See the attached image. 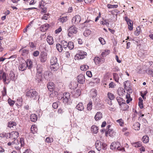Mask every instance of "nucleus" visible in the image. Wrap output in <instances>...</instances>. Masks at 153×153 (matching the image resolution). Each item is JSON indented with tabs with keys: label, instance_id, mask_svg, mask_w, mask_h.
I'll return each instance as SVG.
<instances>
[{
	"label": "nucleus",
	"instance_id": "f257e3e1",
	"mask_svg": "<svg viewBox=\"0 0 153 153\" xmlns=\"http://www.w3.org/2000/svg\"><path fill=\"white\" fill-rule=\"evenodd\" d=\"M24 139L23 138H21L18 140H14L13 141L9 142L8 143L7 145L10 146L13 145V146L17 150H19L21 147L25 145L24 141Z\"/></svg>",
	"mask_w": 153,
	"mask_h": 153
},
{
	"label": "nucleus",
	"instance_id": "f8f14e48",
	"mask_svg": "<svg viewBox=\"0 0 153 153\" xmlns=\"http://www.w3.org/2000/svg\"><path fill=\"white\" fill-rule=\"evenodd\" d=\"M70 97L69 93L68 92L65 93L63 95L62 97V99H63V102L65 103L67 102L70 98Z\"/></svg>",
	"mask_w": 153,
	"mask_h": 153
},
{
	"label": "nucleus",
	"instance_id": "774afa93",
	"mask_svg": "<svg viewBox=\"0 0 153 153\" xmlns=\"http://www.w3.org/2000/svg\"><path fill=\"white\" fill-rule=\"evenodd\" d=\"M122 105H123L126 108L123 109L124 111L126 110V109L128 108V106L126 103L125 102H124Z\"/></svg>",
	"mask_w": 153,
	"mask_h": 153
},
{
	"label": "nucleus",
	"instance_id": "de8ad7c7",
	"mask_svg": "<svg viewBox=\"0 0 153 153\" xmlns=\"http://www.w3.org/2000/svg\"><path fill=\"white\" fill-rule=\"evenodd\" d=\"M100 24L103 25H108L109 24V23L106 20H105L103 21H100Z\"/></svg>",
	"mask_w": 153,
	"mask_h": 153
},
{
	"label": "nucleus",
	"instance_id": "412c9836",
	"mask_svg": "<svg viewBox=\"0 0 153 153\" xmlns=\"http://www.w3.org/2000/svg\"><path fill=\"white\" fill-rule=\"evenodd\" d=\"M16 125V123L14 122H10L9 123L8 127L12 129L15 128Z\"/></svg>",
	"mask_w": 153,
	"mask_h": 153
},
{
	"label": "nucleus",
	"instance_id": "69168bd1",
	"mask_svg": "<svg viewBox=\"0 0 153 153\" xmlns=\"http://www.w3.org/2000/svg\"><path fill=\"white\" fill-rule=\"evenodd\" d=\"M147 73L151 75L152 77H153V70H149Z\"/></svg>",
	"mask_w": 153,
	"mask_h": 153
},
{
	"label": "nucleus",
	"instance_id": "f3484780",
	"mask_svg": "<svg viewBox=\"0 0 153 153\" xmlns=\"http://www.w3.org/2000/svg\"><path fill=\"white\" fill-rule=\"evenodd\" d=\"M54 83L52 82H50L48 83L47 87L50 91H53L54 87Z\"/></svg>",
	"mask_w": 153,
	"mask_h": 153
},
{
	"label": "nucleus",
	"instance_id": "603ef678",
	"mask_svg": "<svg viewBox=\"0 0 153 153\" xmlns=\"http://www.w3.org/2000/svg\"><path fill=\"white\" fill-rule=\"evenodd\" d=\"M129 83V81H125L123 83V86L125 89H126L127 87L128 86V85H129V83Z\"/></svg>",
	"mask_w": 153,
	"mask_h": 153
},
{
	"label": "nucleus",
	"instance_id": "a18cd8bd",
	"mask_svg": "<svg viewBox=\"0 0 153 153\" xmlns=\"http://www.w3.org/2000/svg\"><path fill=\"white\" fill-rule=\"evenodd\" d=\"M141 143L140 142H137L133 144V146L135 147H140L141 145Z\"/></svg>",
	"mask_w": 153,
	"mask_h": 153
},
{
	"label": "nucleus",
	"instance_id": "09e8293b",
	"mask_svg": "<svg viewBox=\"0 0 153 153\" xmlns=\"http://www.w3.org/2000/svg\"><path fill=\"white\" fill-rule=\"evenodd\" d=\"M37 129L35 126H32L31 128V130L33 133H34L35 132H36L37 131Z\"/></svg>",
	"mask_w": 153,
	"mask_h": 153
},
{
	"label": "nucleus",
	"instance_id": "c85d7f7f",
	"mask_svg": "<svg viewBox=\"0 0 153 153\" xmlns=\"http://www.w3.org/2000/svg\"><path fill=\"white\" fill-rule=\"evenodd\" d=\"M116 99L120 105H122L125 102V101L123 100V99L119 97H117Z\"/></svg>",
	"mask_w": 153,
	"mask_h": 153
},
{
	"label": "nucleus",
	"instance_id": "1a4fd4ad",
	"mask_svg": "<svg viewBox=\"0 0 153 153\" xmlns=\"http://www.w3.org/2000/svg\"><path fill=\"white\" fill-rule=\"evenodd\" d=\"M94 62L96 65L103 63L105 62V59L103 57L100 58L99 57H96L94 59Z\"/></svg>",
	"mask_w": 153,
	"mask_h": 153
},
{
	"label": "nucleus",
	"instance_id": "20e7f679",
	"mask_svg": "<svg viewBox=\"0 0 153 153\" xmlns=\"http://www.w3.org/2000/svg\"><path fill=\"white\" fill-rule=\"evenodd\" d=\"M27 97L32 99L36 100L39 97L38 93L34 90H30L27 92Z\"/></svg>",
	"mask_w": 153,
	"mask_h": 153
},
{
	"label": "nucleus",
	"instance_id": "c9c22d12",
	"mask_svg": "<svg viewBox=\"0 0 153 153\" xmlns=\"http://www.w3.org/2000/svg\"><path fill=\"white\" fill-rule=\"evenodd\" d=\"M8 133H6L3 132L0 134V137L2 138L5 137L7 139L8 138Z\"/></svg>",
	"mask_w": 153,
	"mask_h": 153
},
{
	"label": "nucleus",
	"instance_id": "2eb2a0df",
	"mask_svg": "<svg viewBox=\"0 0 153 153\" xmlns=\"http://www.w3.org/2000/svg\"><path fill=\"white\" fill-rule=\"evenodd\" d=\"M6 75L2 70H0V79H3L4 82L6 81Z\"/></svg>",
	"mask_w": 153,
	"mask_h": 153
},
{
	"label": "nucleus",
	"instance_id": "37998d69",
	"mask_svg": "<svg viewBox=\"0 0 153 153\" xmlns=\"http://www.w3.org/2000/svg\"><path fill=\"white\" fill-rule=\"evenodd\" d=\"M8 102L10 106H13L15 103L14 100H12L10 99L9 98L8 100Z\"/></svg>",
	"mask_w": 153,
	"mask_h": 153
},
{
	"label": "nucleus",
	"instance_id": "bf43d9fd",
	"mask_svg": "<svg viewBox=\"0 0 153 153\" xmlns=\"http://www.w3.org/2000/svg\"><path fill=\"white\" fill-rule=\"evenodd\" d=\"M39 52L38 51H34L33 53V55L34 56H37L39 54Z\"/></svg>",
	"mask_w": 153,
	"mask_h": 153
},
{
	"label": "nucleus",
	"instance_id": "0e129e2a",
	"mask_svg": "<svg viewBox=\"0 0 153 153\" xmlns=\"http://www.w3.org/2000/svg\"><path fill=\"white\" fill-rule=\"evenodd\" d=\"M86 75L90 77H91L92 76V73L91 71H88L86 72Z\"/></svg>",
	"mask_w": 153,
	"mask_h": 153
},
{
	"label": "nucleus",
	"instance_id": "052dcab7",
	"mask_svg": "<svg viewBox=\"0 0 153 153\" xmlns=\"http://www.w3.org/2000/svg\"><path fill=\"white\" fill-rule=\"evenodd\" d=\"M62 30L61 27L60 26L58 29L56 30L55 31V33L56 34L62 31Z\"/></svg>",
	"mask_w": 153,
	"mask_h": 153
},
{
	"label": "nucleus",
	"instance_id": "7c9ffc66",
	"mask_svg": "<svg viewBox=\"0 0 153 153\" xmlns=\"http://www.w3.org/2000/svg\"><path fill=\"white\" fill-rule=\"evenodd\" d=\"M59 21L62 23L65 22L68 20L67 16L63 17L58 19Z\"/></svg>",
	"mask_w": 153,
	"mask_h": 153
},
{
	"label": "nucleus",
	"instance_id": "680f3d73",
	"mask_svg": "<svg viewBox=\"0 0 153 153\" xmlns=\"http://www.w3.org/2000/svg\"><path fill=\"white\" fill-rule=\"evenodd\" d=\"M58 106V105L56 102L53 103L52 105V107L54 109L57 108Z\"/></svg>",
	"mask_w": 153,
	"mask_h": 153
},
{
	"label": "nucleus",
	"instance_id": "a211bd4d",
	"mask_svg": "<svg viewBox=\"0 0 153 153\" xmlns=\"http://www.w3.org/2000/svg\"><path fill=\"white\" fill-rule=\"evenodd\" d=\"M76 108L79 111H82L84 109L83 104L82 102L79 103L76 107Z\"/></svg>",
	"mask_w": 153,
	"mask_h": 153
},
{
	"label": "nucleus",
	"instance_id": "7ed1b4c3",
	"mask_svg": "<svg viewBox=\"0 0 153 153\" xmlns=\"http://www.w3.org/2000/svg\"><path fill=\"white\" fill-rule=\"evenodd\" d=\"M120 146L121 144L119 142H113L111 143L110 145V148L113 150L116 149L122 152L124 151V148Z\"/></svg>",
	"mask_w": 153,
	"mask_h": 153
},
{
	"label": "nucleus",
	"instance_id": "dca6fc26",
	"mask_svg": "<svg viewBox=\"0 0 153 153\" xmlns=\"http://www.w3.org/2000/svg\"><path fill=\"white\" fill-rule=\"evenodd\" d=\"M102 113L100 112H97L94 118L96 121H98L100 120L102 118Z\"/></svg>",
	"mask_w": 153,
	"mask_h": 153
},
{
	"label": "nucleus",
	"instance_id": "13d9d810",
	"mask_svg": "<svg viewBox=\"0 0 153 153\" xmlns=\"http://www.w3.org/2000/svg\"><path fill=\"white\" fill-rule=\"evenodd\" d=\"M44 2L43 1H41L40 2H39V7L40 8H42V7L44 6Z\"/></svg>",
	"mask_w": 153,
	"mask_h": 153
},
{
	"label": "nucleus",
	"instance_id": "39448f33",
	"mask_svg": "<svg viewBox=\"0 0 153 153\" xmlns=\"http://www.w3.org/2000/svg\"><path fill=\"white\" fill-rule=\"evenodd\" d=\"M68 36L71 37L73 36V34H76L77 32V29L74 25L70 27L68 29Z\"/></svg>",
	"mask_w": 153,
	"mask_h": 153
},
{
	"label": "nucleus",
	"instance_id": "6e6d98bb",
	"mask_svg": "<svg viewBox=\"0 0 153 153\" xmlns=\"http://www.w3.org/2000/svg\"><path fill=\"white\" fill-rule=\"evenodd\" d=\"M42 10L41 11V13L42 14L45 13L47 11V8L46 7H43L41 8Z\"/></svg>",
	"mask_w": 153,
	"mask_h": 153
},
{
	"label": "nucleus",
	"instance_id": "bb28decb",
	"mask_svg": "<svg viewBox=\"0 0 153 153\" xmlns=\"http://www.w3.org/2000/svg\"><path fill=\"white\" fill-rule=\"evenodd\" d=\"M42 79V76L41 74H36V79L38 82H39L41 81Z\"/></svg>",
	"mask_w": 153,
	"mask_h": 153
},
{
	"label": "nucleus",
	"instance_id": "2f4dec72",
	"mask_svg": "<svg viewBox=\"0 0 153 153\" xmlns=\"http://www.w3.org/2000/svg\"><path fill=\"white\" fill-rule=\"evenodd\" d=\"M61 44L63 48H66L67 47H68V43H67V42L64 40L62 41L61 43Z\"/></svg>",
	"mask_w": 153,
	"mask_h": 153
},
{
	"label": "nucleus",
	"instance_id": "cd10ccee",
	"mask_svg": "<svg viewBox=\"0 0 153 153\" xmlns=\"http://www.w3.org/2000/svg\"><path fill=\"white\" fill-rule=\"evenodd\" d=\"M114 134L113 130L112 129H109L108 130L105 132V134L107 135L108 134L110 136H113Z\"/></svg>",
	"mask_w": 153,
	"mask_h": 153
},
{
	"label": "nucleus",
	"instance_id": "473e14b6",
	"mask_svg": "<svg viewBox=\"0 0 153 153\" xmlns=\"http://www.w3.org/2000/svg\"><path fill=\"white\" fill-rule=\"evenodd\" d=\"M110 51L108 50H105L104 51L102 52L101 55L102 57L108 55L110 53Z\"/></svg>",
	"mask_w": 153,
	"mask_h": 153
},
{
	"label": "nucleus",
	"instance_id": "ddd939ff",
	"mask_svg": "<svg viewBox=\"0 0 153 153\" xmlns=\"http://www.w3.org/2000/svg\"><path fill=\"white\" fill-rule=\"evenodd\" d=\"M93 23V21L90 19H88V18L82 24V25H84L83 27H90Z\"/></svg>",
	"mask_w": 153,
	"mask_h": 153
},
{
	"label": "nucleus",
	"instance_id": "f704fd0d",
	"mask_svg": "<svg viewBox=\"0 0 153 153\" xmlns=\"http://www.w3.org/2000/svg\"><path fill=\"white\" fill-rule=\"evenodd\" d=\"M88 68V66L86 65H83L80 67V69L83 71H86Z\"/></svg>",
	"mask_w": 153,
	"mask_h": 153
},
{
	"label": "nucleus",
	"instance_id": "f03ea898",
	"mask_svg": "<svg viewBox=\"0 0 153 153\" xmlns=\"http://www.w3.org/2000/svg\"><path fill=\"white\" fill-rule=\"evenodd\" d=\"M51 68L52 70L55 71L59 68V64L57 63V58L55 56H52L50 60Z\"/></svg>",
	"mask_w": 153,
	"mask_h": 153
},
{
	"label": "nucleus",
	"instance_id": "ea45409f",
	"mask_svg": "<svg viewBox=\"0 0 153 153\" xmlns=\"http://www.w3.org/2000/svg\"><path fill=\"white\" fill-rule=\"evenodd\" d=\"M68 47L70 50L73 49L74 48V43L73 42H69L68 43Z\"/></svg>",
	"mask_w": 153,
	"mask_h": 153
},
{
	"label": "nucleus",
	"instance_id": "0eeeda50",
	"mask_svg": "<svg viewBox=\"0 0 153 153\" xmlns=\"http://www.w3.org/2000/svg\"><path fill=\"white\" fill-rule=\"evenodd\" d=\"M86 52L83 51H80L78 54L76 55L75 59H82L85 58L86 56Z\"/></svg>",
	"mask_w": 153,
	"mask_h": 153
},
{
	"label": "nucleus",
	"instance_id": "e2e57ef3",
	"mask_svg": "<svg viewBox=\"0 0 153 153\" xmlns=\"http://www.w3.org/2000/svg\"><path fill=\"white\" fill-rule=\"evenodd\" d=\"M2 94L4 96L6 95V88L5 87L3 88V90L2 91Z\"/></svg>",
	"mask_w": 153,
	"mask_h": 153
},
{
	"label": "nucleus",
	"instance_id": "5701e85b",
	"mask_svg": "<svg viewBox=\"0 0 153 153\" xmlns=\"http://www.w3.org/2000/svg\"><path fill=\"white\" fill-rule=\"evenodd\" d=\"M37 71L38 73L39 74H41V73L42 71V66L40 64L37 65Z\"/></svg>",
	"mask_w": 153,
	"mask_h": 153
},
{
	"label": "nucleus",
	"instance_id": "79ce46f5",
	"mask_svg": "<svg viewBox=\"0 0 153 153\" xmlns=\"http://www.w3.org/2000/svg\"><path fill=\"white\" fill-rule=\"evenodd\" d=\"M107 7L108 8H116L118 7V5H117L108 4Z\"/></svg>",
	"mask_w": 153,
	"mask_h": 153
},
{
	"label": "nucleus",
	"instance_id": "c03bdc74",
	"mask_svg": "<svg viewBox=\"0 0 153 153\" xmlns=\"http://www.w3.org/2000/svg\"><path fill=\"white\" fill-rule=\"evenodd\" d=\"M92 102H89L87 105V109L88 110L90 111L92 109Z\"/></svg>",
	"mask_w": 153,
	"mask_h": 153
},
{
	"label": "nucleus",
	"instance_id": "9b49d317",
	"mask_svg": "<svg viewBox=\"0 0 153 153\" xmlns=\"http://www.w3.org/2000/svg\"><path fill=\"white\" fill-rule=\"evenodd\" d=\"M47 58V54L45 52H42L40 54V59L42 62H45Z\"/></svg>",
	"mask_w": 153,
	"mask_h": 153
},
{
	"label": "nucleus",
	"instance_id": "3c124183",
	"mask_svg": "<svg viewBox=\"0 0 153 153\" xmlns=\"http://www.w3.org/2000/svg\"><path fill=\"white\" fill-rule=\"evenodd\" d=\"M99 40L102 45H104L105 44V41L104 39L102 37H100Z\"/></svg>",
	"mask_w": 153,
	"mask_h": 153
},
{
	"label": "nucleus",
	"instance_id": "4d7b16f0",
	"mask_svg": "<svg viewBox=\"0 0 153 153\" xmlns=\"http://www.w3.org/2000/svg\"><path fill=\"white\" fill-rule=\"evenodd\" d=\"M114 76L115 81H116L117 82H118V78H119V76H118V75L117 74H114Z\"/></svg>",
	"mask_w": 153,
	"mask_h": 153
},
{
	"label": "nucleus",
	"instance_id": "8fccbe9b",
	"mask_svg": "<svg viewBox=\"0 0 153 153\" xmlns=\"http://www.w3.org/2000/svg\"><path fill=\"white\" fill-rule=\"evenodd\" d=\"M45 141L48 143H51L53 141V139L49 137H47L45 139Z\"/></svg>",
	"mask_w": 153,
	"mask_h": 153
},
{
	"label": "nucleus",
	"instance_id": "393cba45",
	"mask_svg": "<svg viewBox=\"0 0 153 153\" xmlns=\"http://www.w3.org/2000/svg\"><path fill=\"white\" fill-rule=\"evenodd\" d=\"M140 124L138 122L135 123L133 125V128L136 130H138L140 128Z\"/></svg>",
	"mask_w": 153,
	"mask_h": 153
},
{
	"label": "nucleus",
	"instance_id": "4be33fe9",
	"mask_svg": "<svg viewBox=\"0 0 153 153\" xmlns=\"http://www.w3.org/2000/svg\"><path fill=\"white\" fill-rule=\"evenodd\" d=\"M101 143L99 141H97L95 143L96 148L99 151H100L101 149Z\"/></svg>",
	"mask_w": 153,
	"mask_h": 153
},
{
	"label": "nucleus",
	"instance_id": "a878e982",
	"mask_svg": "<svg viewBox=\"0 0 153 153\" xmlns=\"http://www.w3.org/2000/svg\"><path fill=\"white\" fill-rule=\"evenodd\" d=\"M98 127L95 125H94L91 127V131L95 134H97L98 132Z\"/></svg>",
	"mask_w": 153,
	"mask_h": 153
},
{
	"label": "nucleus",
	"instance_id": "423d86ee",
	"mask_svg": "<svg viewBox=\"0 0 153 153\" xmlns=\"http://www.w3.org/2000/svg\"><path fill=\"white\" fill-rule=\"evenodd\" d=\"M8 138L13 140H17L19 136V133L16 131H13L10 133H8Z\"/></svg>",
	"mask_w": 153,
	"mask_h": 153
},
{
	"label": "nucleus",
	"instance_id": "58836bf2",
	"mask_svg": "<svg viewBox=\"0 0 153 153\" xmlns=\"http://www.w3.org/2000/svg\"><path fill=\"white\" fill-rule=\"evenodd\" d=\"M108 98L110 100H112L114 98V95L111 93H108L107 94Z\"/></svg>",
	"mask_w": 153,
	"mask_h": 153
},
{
	"label": "nucleus",
	"instance_id": "5fc2aeb1",
	"mask_svg": "<svg viewBox=\"0 0 153 153\" xmlns=\"http://www.w3.org/2000/svg\"><path fill=\"white\" fill-rule=\"evenodd\" d=\"M117 122L119 123V124L121 126H123V120L122 119H120L117 120Z\"/></svg>",
	"mask_w": 153,
	"mask_h": 153
},
{
	"label": "nucleus",
	"instance_id": "9d476101",
	"mask_svg": "<svg viewBox=\"0 0 153 153\" xmlns=\"http://www.w3.org/2000/svg\"><path fill=\"white\" fill-rule=\"evenodd\" d=\"M124 18L128 25V29L130 30H132L133 29V23L132 21L126 16Z\"/></svg>",
	"mask_w": 153,
	"mask_h": 153
},
{
	"label": "nucleus",
	"instance_id": "c756f323",
	"mask_svg": "<svg viewBox=\"0 0 153 153\" xmlns=\"http://www.w3.org/2000/svg\"><path fill=\"white\" fill-rule=\"evenodd\" d=\"M56 47L57 50L59 52H61L62 51V47L61 45L59 44H57L56 45Z\"/></svg>",
	"mask_w": 153,
	"mask_h": 153
},
{
	"label": "nucleus",
	"instance_id": "aec40b11",
	"mask_svg": "<svg viewBox=\"0 0 153 153\" xmlns=\"http://www.w3.org/2000/svg\"><path fill=\"white\" fill-rule=\"evenodd\" d=\"M47 41L48 43L50 45H52L53 43V38L52 36H48L47 38Z\"/></svg>",
	"mask_w": 153,
	"mask_h": 153
},
{
	"label": "nucleus",
	"instance_id": "49530a36",
	"mask_svg": "<svg viewBox=\"0 0 153 153\" xmlns=\"http://www.w3.org/2000/svg\"><path fill=\"white\" fill-rule=\"evenodd\" d=\"M22 55L23 56H26L28 54L29 51L26 49H23L22 50Z\"/></svg>",
	"mask_w": 153,
	"mask_h": 153
},
{
	"label": "nucleus",
	"instance_id": "6e6552de",
	"mask_svg": "<svg viewBox=\"0 0 153 153\" xmlns=\"http://www.w3.org/2000/svg\"><path fill=\"white\" fill-rule=\"evenodd\" d=\"M81 19L80 16L79 15L74 16L72 20V24H76L79 23L81 21Z\"/></svg>",
	"mask_w": 153,
	"mask_h": 153
},
{
	"label": "nucleus",
	"instance_id": "4468645a",
	"mask_svg": "<svg viewBox=\"0 0 153 153\" xmlns=\"http://www.w3.org/2000/svg\"><path fill=\"white\" fill-rule=\"evenodd\" d=\"M77 81L80 84H83L85 81V78L84 76L82 74L79 75L78 76Z\"/></svg>",
	"mask_w": 153,
	"mask_h": 153
},
{
	"label": "nucleus",
	"instance_id": "e433bc0d",
	"mask_svg": "<svg viewBox=\"0 0 153 153\" xmlns=\"http://www.w3.org/2000/svg\"><path fill=\"white\" fill-rule=\"evenodd\" d=\"M27 64V67H28L29 69H31L32 67V62L30 60L27 61V62H26Z\"/></svg>",
	"mask_w": 153,
	"mask_h": 153
},
{
	"label": "nucleus",
	"instance_id": "b1692460",
	"mask_svg": "<svg viewBox=\"0 0 153 153\" xmlns=\"http://www.w3.org/2000/svg\"><path fill=\"white\" fill-rule=\"evenodd\" d=\"M31 120L32 122H35L37 119V116L35 114H32L30 116Z\"/></svg>",
	"mask_w": 153,
	"mask_h": 153
},
{
	"label": "nucleus",
	"instance_id": "6ab92c4d",
	"mask_svg": "<svg viewBox=\"0 0 153 153\" xmlns=\"http://www.w3.org/2000/svg\"><path fill=\"white\" fill-rule=\"evenodd\" d=\"M27 64L25 63H23L21 64L19 67V70L22 71L25 70L27 68Z\"/></svg>",
	"mask_w": 153,
	"mask_h": 153
},
{
	"label": "nucleus",
	"instance_id": "338daca9",
	"mask_svg": "<svg viewBox=\"0 0 153 153\" xmlns=\"http://www.w3.org/2000/svg\"><path fill=\"white\" fill-rule=\"evenodd\" d=\"M114 83L112 82H111L109 84V88H114Z\"/></svg>",
	"mask_w": 153,
	"mask_h": 153
},
{
	"label": "nucleus",
	"instance_id": "72a5a7b5",
	"mask_svg": "<svg viewBox=\"0 0 153 153\" xmlns=\"http://www.w3.org/2000/svg\"><path fill=\"white\" fill-rule=\"evenodd\" d=\"M142 140L144 143H147L149 142V137L147 136H143L142 138Z\"/></svg>",
	"mask_w": 153,
	"mask_h": 153
},
{
	"label": "nucleus",
	"instance_id": "864d4df0",
	"mask_svg": "<svg viewBox=\"0 0 153 153\" xmlns=\"http://www.w3.org/2000/svg\"><path fill=\"white\" fill-rule=\"evenodd\" d=\"M91 94L93 97H95L97 95L96 91L94 90L91 91Z\"/></svg>",
	"mask_w": 153,
	"mask_h": 153
},
{
	"label": "nucleus",
	"instance_id": "a19ab883",
	"mask_svg": "<svg viewBox=\"0 0 153 153\" xmlns=\"http://www.w3.org/2000/svg\"><path fill=\"white\" fill-rule=\"evenodd\" d=\"M91 33V31L89 30H85L83 33V35L85 36H87Z\"/></svg>",
	"mask_w": 153,
	"mask_h": 153
},
{
	"label": "nucleus",
	"instance_id": "4c0bfd02",
	"mask_svg": "<svg viewBox=\"0 0 153 153\" xmlns=\"http://www.w3.org/2000/svg\"><path fill=\"white\" fill-rule=\"evenodd\" d=\"M141 32V30L139 27H138L136 28V30L135 31L134 34L136 36L138 35Z\"/></svg>",
	"mask_w": 153,
	"mask_h": 153
}]
</instances>
